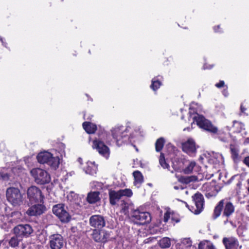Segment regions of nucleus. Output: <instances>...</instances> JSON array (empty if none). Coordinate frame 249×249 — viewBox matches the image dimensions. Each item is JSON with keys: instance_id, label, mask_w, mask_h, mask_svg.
<instances>
[{"instance_id": "obj_1", "label": "nucleus", "mask_w": 249, "mask_h": 249, "mask_svg": "<svg viewBox=\"0 0 249 249\" xmlns=\"http://www.w3.org/2000/svg\"><path fill=\"white\" fill-rule=\"evenodd\" d=\"M234 212L235 207L232 203L226 198L222 199L214 206L212 218L213 220H216L221 216L224 225H227L228 223L231 224L232 222L231 218Z\"/></svg>"}, {"instance_id": "obj_2", "label": "nucleus", "mask_w": 249, "mask_h": 249, "mask_svg": "<svg viewBox=\"0 0 249 249\" xmlns=\"http://www.w3.org/2000/svg\"><path fill=\"white\" fill-rule=\"evenodd\" d=\"M193 122H196V124L201 128L210 132L212 134H216L217 138L221 142H227L231 137L229 132L223 130H218V128L213 124L212 123L206 119L203 115L197 113L193 117Z\"/></svg>"}, {"instance_id": "obj_3", "label": "nucleus", "mask_w": 249, "mask_h": 249, "mask_svg": "<svg viewBox=\"0 0 249 249\" xmlns=\"http://www.w3.org/2000/svg\"><path fill=\"white\" fill-rule=\"evenodd\" d=\"M131 129L130 126L124 128L123 126H121L115 127L111 130L112 137L115 140L118 146H120L126 142H131V139L132 137L130 132Z\"/></svg>"}, {"instance_id": "obj_4", "label": "nucleus", "mask_w": 249, "mask_h": 249, "mask_svg": "<svg viewBox=\"0 0 249 249\" xmlns=\"http://www.w3.org/2000/svg\"><path fill=\"white\" fill-rule=\"evenodd\" d=\"M36 158L38 162L47 164L54 170L58 167L60 163L58 157H53L52 153L47 151L40 152Z\"/></svg>"}, {"instance_id": "obj_5", "label": "nucleus", "mask_w": 249, "mask_h": 249, "mask_svg": "<svg viewBox=\"0 0 249 249\" xmlns=\"http://www.w3.org/2000/svg\"><path fill=\"white\" fill-rule=\"evenodd\" d=\"M7 199L14 206H20L23 203V196L19 189L10 187L6 192Z\"/></svg>"}, {"instance_id": "obj_6", "label": "nucleus", "mask_w": 249, "mask_h": 249, "mask_svg": "<svg viewBox=\"0 0 249 249\" xmlns=\"http://www.w3.org/2000/svg\"><path fill=\"white\" fill-rule=\"evenodd\" d=\"M31 174L35 182L40 185L48 183L51 181L50 174L45 170L41 168H34L31 171Z\"/></svg>"}, {"instance_id": "obj_7", "label": "nucleus", "mask_w": 249, "mask_h": 249, "mask_svg": "<svg viewBox=\"0 0 249 249\" xmlns=\"http://www.w3.org/2000/svg\"><path fill=\"white\" fill-rule=\"evenodd\" d=\"M27 198L31 204L43 203L44 196L39 188L31 186L27 191Z\"/></svg>"}, {"instance_id": "obj_8", "label": "nucleus", "mask_w": 249, "mask_h": 249, "mask_svg": "<svg viewBox=\"0 0 249 249\" xmlns=\"http://www.w3.org/2000/svg\"><path fill=\"white\" fill-rule=\"evenodd\" d=\"M53 212L63 223H68L71 219V216L68 212V207L64 204L59 203L54 205Z\"/></svg>"}, {"instance_id": "obj_9", "label": "nucleus", "mask_w": 249, "mask_h": 249, "mask_svg": "<svg viewBox=\"0 0 249 249\" xmlns=\"http://www.w3.org/2000/svg\"><path fill=\"white\" fill-rule=\"evenodd\" d=\"M192 198L195 203L196 209L193 206H192L191 208L189 205L185 202H184V203L186 207L192 213L196 214H199L204 209V198L203 196L200 193L197 192L192 196Z\"/></svg>"}, {"instance_id": "obj_10", "label": "nucleus", "mask_w": 249, "mask_h": 249, "mask_svg": "<svg viewBox=\"0 0 249 249\" xmlns=\"http://www.w3.org/2000/svg\"><path fill=\"white\" fill-rule=\"evenodd\" d=\"M132 220L139 225H144L148 223L151 220V215L146 212H141L139 210H134L131 214Z\"/></svg>"}, {"instance_id": "obj_11", "label": "nucleus", "mask_w": 249, "mask_h": 249, "mask_svg": "<svg viewBox=\"0 0 249 249\" xmlns=\"http://www.w3.org/2000/svg\"><path fill=\"white\" fill-rule=\"evenodd\" d=\"M199 148L195 140L191 138L187 139L186 141L181 143L182 150L191 157H195L197 149Z\"/></svg>"}, {"instance_id": "obj_12", "label": "nucleus", "mask_w": 249, "mask_h": 249, "mask_svg": "<svg viewBox=\"0 0 249 249\" xmlns=\"http://www.w3.org/2000/svg\"><path fill=\"white\" fill-rule=\"evenodd\" d=\"M90 235L95 242L103 244L107 243L110 237L109 232L102 229H93Z\"/></svg>"}, {"instance_id": "obj_13", "label": "nucleus", "mask_w": 249, "mask_h": 249, "mask_svg": "<svg viewBox=\"0 0 249 249\" xmlns=\"http://www.w3.org/2000/svg\"><path fill=\"white\" fill-rule=\"evenodd\" d=\"M33 231L32 226L29 224H19L13 229L14 234L20 238L29 237Z\"/></svg>"}, {"instance_id": "obj_14", "label": "nucleus", "mask_w": 249, "mask_h": 249, "mask_svg": "<svg viewBox=\"0 0 249 249\" xmlns=\"http://www.w3.org/2000/svg\"><path fill=\"white\" fill-rule=\"evenodd\" d=\"M65 243V239L59 233H53L49 236V245L51 249H62Z\"/></svg>"}, {"instance_id": "obj_15", "label": "nucleus", "mask_w": 249, "mask_h": 249, "mask_svg": "<svg viewBox=\"0 0 249 249\" xmlns=\"http://www.w3.org/2000/svg\"><path fill=\"white\" fill-rule=\"evenodd\" d=\"M92 147L103 156H108L109 148L100 138H95L92 142Z\"/></svg>"}, {"instance_id": "obj_16", "label": "nucleus", "mask_w": 249, "mask_h": 249, "mask_svg": "<svg viewBox=\"0 0 249 249\" xmlns=\"http://www.w3.org/2000/svg\"><path fill=\"white\" fill-rule=\"evenodd\" d=\"M89 225L94 228V229H101L106 225V221L103 216L95 214L90 217L89 219Z\"/></svg>"}, {"instance_id": "obj_17", "label": "nucleus", "mask_w": 249, "mask_h": 249, "mask_svg": "<svg viewBox=\"0 0 249 249\" xmlns=\"http://www.w3.org/2000/svg\"><path fill=\"white\" fill-rule=\"evenodd\" d=\"M27 210L26 213L30 216L40 215L46 211V207L43 203H34Z\"/></svg>"}, {"instance_id": "obj_18", "label": "nucleus", "mask_w": 249, "mask_h": 249, "mask_svg": "<svg viewBox=\"0 0 249 249\" xmlns=\"http://www.w3.org/2000/svg\"><path fill=\"white\" fill-rule=\"evenodd\" d=\"M222 243L225 249H241L242 246L239 245L238 239L234 237H224Z\"/></svg>"}, {"instance_id": "obj_19", "label": "nucleus", "mask_w": 249, "mask_h": 249, "mask_svg": "<svg viewBox=\"0 0 249 249\" xmlns=\"http://www.w3.org/2000/svg\"><path fill=\"white\" fill-rule=\"evenodd\" d=\"M230 150L231 158L234 163H238L241 160V156L239 154L240 149L238 145L230 144Z\"/></svg>"}, {"instance_id": "obj_20", "label": "nucleus", "mask_w": 249, "mask_h": 249, "mask_svg": "<svg viewBox=\"0 0 249 249\" xmlns=\"http://www.w3.org/2000/svg\"><path fill=\"white\" fill-rule=\"evenodd\" d=\"M100 195L99 191H90L87 195L86 200L89 204H95L100 201Z\"/></svg>"}, {"instance_id": "obj_21", "label": "nucleus", "mask_w": 249, "mask_h": 249, "mask_svg": "<svg viewBox=\"0 0 249 249\" xmlns=\"http://www.w3.org/2000/svg\"><path fill=\"white\" fill-rule=\"evenodd\" d=\"M108 195L109 203L112 206L115 205L117 202L121 198L119 191L109 190Z\"/></svg>"}, {"instance_id": "obj_22", "label": "nucleus", "mask_w": 249, "mask_h": 249, "mask_svg": "<svg viewBox=\"0 0 249 249\" xmlns=\"http://www.w3.org/2000/svg\"><path fill=\"white\" fill-rule=\"evenodd\" d=\"M82 126L85 131L89 134L95 133L97 129L96 124L90 122H84L82 124Z\"/></svg>"}, {"instance_id": "obj_23", "label": "nucleus", "mask_w": 249, "mask_h": 249, "mask_svg": "<svg viewBox=\"0 0 249 249\" xmlns=\"http://www.w3.org/2000/svg\"><path fill=\"white\" fill-rule=\"evenodd\" d=\"M163 79V77L160 75L154 77L151 80V89L155 91H157L162 85Z\"/></svg>"}, {"instance_id": "obj_24", "label": "nucleus", "mask_w": 249, "mask_h": 249, "mask_svg": "<svg viewBox=\"0 0 249 249\" xmlns=\"http://www.w3.org/2000/svg\"><path fill=\"white\" fill-rule=\"evenodd\" d=\"M197 180L196 176H180L178 177V181L182 184H188L192 182H195Z\"/></svg>"}, {"instance_id": "obj_25", "label": "nucleus", "mask_w": 249, "mask_h": 249, "mask_svg": "<svg viewBox=\"0 0 249 249\" xmlns=\"http://www.w3.org/2000/svg\"><path fill=\"white\" fill-rule=\"evenodd\" d=\"M133 176L134 178V184L141 186L144 181V178L142 173L140 171L136 170L133 172Z\"/></svg>"}, {"instance_id": "obj_26", "label": "nucleus", "mask_w": 249, "mask_h": 249, "mask_svg": "<svg viewBox=\"0 0 249 249\" xmlns=\"http://www.w3.org/2000/svg\"><path fill=\"white\" fill-rule=\"evenodd\" d=\"M198 249H216V248L210 241L204 240L198 244Z\"/></svg>"}, {"instance_id": "obj_27", "label": "nucleus", "mask_w": 249, "mask_h": 249, "mask_svg": "<svg viewBox=\"0 0 249 249\" xmlns=\"http://www.w3.org/2000/svg\"><path fill=\"white\" fill-rule=\"evenodd\" d=\"M244 124L236 120L233 121V124L232 126V131L233 133H240L243 130L245 129Z\"/></svg>"}, {"instance_id": "obj_28", "label": "nucleus", "mask_w": 249, "mask_h": 249, "mask_svg": "<svg viewBox=\"0 0 249 249\" xmlns=\"http://www.w3.org/2000/svg\"><path fill=\"white\" fill-rule=\"evenodd\" d=\"M158 244L161 248H168L170 247L171 241L168 237H163L159 241Z\"/></svg>"}, {"instance_id": "obj_29", "label": "nucleus", "mask_w": 249, "mask_h": 249, "mask_svg": "<svg viewBox=\"0 0 249 249\" xmlns=\"http://www.w3.org/2000/svg\"><path fill=\"white\" fill-rule=\"evenodd\" d=\"M159 163L163 169H169V164L167 162L164 153L160 152L159 159Z\"/></svg>"}, {"instance_id": "obj_30", "label": "nucleus", "mask_w": 249, "mask_h": 249, "mask_svg": "<svg viewBox=\"0 0 249 249\" xmlns=\"http://www.w3.org/2000/svg\"><path fill=\"white\" fill-rule=\"evenodd\" d=\"M183 162L179 158H176L172 161V167L175 171L180 170L182 168Z\"/></svg>"}, {"instance_id": "obj_31", "label": "nucleus", "mask_w": 249, "mask_h": 249, "mask_svg": "<svg viewBox=\"0 0 249 249\" xmlns=\"http://www.w3.org/2000/svg\"><path fill=\"white\" fill-rule=\"evenodd\" d=\"M165 141L163 138L160 137L155 142V150L157 152H160L162 149Z\"/></svg>"}, {"instance_id": "obj_32", "label": "nucleus", "mask_w": 249, "mask_h": 249, "mask_svg": "<svg viewBox=\"0 0 249 249\" xmlns=\"http://www.w3.org/2000/svg\"><path fill=\"white\" fill-rule=\"evenodd\" d=\"M120 206L121 207V213L124 215H128L129 214V209L130 204L124 200H122Z\"/></svg>"}, {"instance_id": "obj_33", "label": "nucleus", "mask_w": 249, "mask_h": 249, "mask_svg": "<svg viewBox=\"0 0 249 249\" xmlns=\"http://www.w3.org/2000/svg\"><path fill=\"white\" fill-rule=\"evenodd\" d=\"M196 165V163L195 161H192L189 162L187 167L183 169L184 173L185 174H191L192 172Z\"/></svg>"}, {"instance_id": "obj_34", "label": "nucleus", "mask_w": 249, "mask_h": 249, "mask_svg": "<svg viewBox=\"0 0 249 249\" xmlns=\"http://www.w3.org/2000/svg\"><path fill=\"white\" fill-rule=\"evenodd\" d=\"M19 238L16 235L12 237L9 241V245L12 248L18 247L21 239H18Z\"/></svg>"}, {"instance_id": "obj_35", "label": "nucleus", "mask_w": 249, "mask_h": 249, "mask_svg": "<svg viewBox=\"0 0 249 249\" xmlns=\"http://www.w3.org/2000/svg\"><path fill=\"white\" fill-rule=\"evenodd\" d=\"M119 192L121 197L124 196L131 197L133 195V192L130 189H120L119 190Z\"/></svg>"}, {"instance_id": "obj_36", "label": "nucleus", "mask_w": 249, "mask_h": 249, "mask_svg": "<svg viewBox=\"0 0 249 249\" xmlns=\"http://www.w3.org/2000/svg\"><path fill=\"white\" fill-rule=\"evenodd\" d=\"M97 170V167L94 165L91 164V165H89L87 167L86 172L87 174L93 175L96 173Z\"/></svg>"}, {"instance_id": "obj_37", "label": "nucleus", "mask_w": 249, "mask_h": 249, "mask_svg": "<svg viewBox=\"0 0 249 249\" xmlns=\"http://www.w3.org/2000/svg\"><path fill=\"white\" fill-rule=\"evenodd\" d=\"M217 193L218 191L216 190V187L214 186L213 188V190L211 192H208V191L206 192L205 196L207 198H211L215 196Z\"/></svg>"}, {"instance_id": "obj_38", "label": "nucleus", "mask_w": 249, "mask_h": 249, "mask_svg": "<svg viewBox=\"0 0 249 249\" xmlns=\"http://www.w3.org/2000/svg\"><path fill=\"white\" fill-rule=\"evenodd\" d=\"M172 212H171L169 210H167L164 214L163 216V221L165 223H166L168 222L169 219L171 218L172 216Z\"/></svg>"}, {"instance_id": "obj_39", "label": "nucleus", "mask_w": 249, "mask_h": 249, "mask_svg": "<svg viewBox=\"0 0 249 249\" xmlns=\"http://www.w3.org/2000/svg\"><path fill=\"white\" fill-rule=\"evenodd\" d=\"M10 176L8 173L0 172V180L8 181L9 179Z\"/></svg>"}, {"instance_id": "obj_40", "label": "nucleus", "mask_w": 249, "mask_h": 249, "mask_svg": "<svg viewBox=\"0 0 249 249\" xmlns=\"http://www.w3.org/2000/svg\"><path fill=\"white\" fill-rule=\"evenodd\" d=\"M171 220L173 222L175 223H177L180 221L179 218L176 215V214L172 212V216H171Z\"/></svg>"}, {"instance_id": "obj_41", "label": "nucleus", "mask_w": 249, "mask_h": 249, "mask_svg": "<svg viewBox=\"0 0 249 249\" xmlns=\"http://www.w3.org/2000/svg\"><path fill=\"white\" fill-rule=\"evenodd\" d=\"M247 108L244 106L243 104H241L240 110V113H239V115L241 116L242 114H246L245 111L247 110Z\"/></svg>"}, {"instance_id": "obj_42", "label": "nucleus", "mask_w": 249, "mask_h": 249, "mask_svg": "<svg viewBox=\"0 0 249 249\" xmlns=\"http://www.w3.org/2000/svg\"><path fill=\"white\" fill-rule=\"evenodd\" d=\"M215 86L217 88H221L224 87V86H225V82L223 80H220V81H219V82L218 83H216L215 85Z\"/></svg>"}, {"instance_id": "obj_43", "label": "nucleus", "mask_w": 249, "mask_h": 249, "mask_svg": "<svg viewBox=\"0 0 249 249\" xmlns=\"http://www.w3.org/2000/svg\"><path fill=\"white\" fill-rule=\"evenodd\" d=\"M213 30L215 33H220L222 32L221 31V27L219 25L214 26Z\"/></svg>"}, {"instance_id": "obj_44", "label": "nucleus", "mask_w": 249, "mask_h": 249, "mask_svg": "<svg viewBox=\"0 0 249 249\" xmlns=\"http://www.w3.org/2000/svg\"><path fill=\"white\" fill-rule=\"evenodd\" d=\"M243 163L249 167V156L245 158L243 160Z\"/></svg>"}, {"instance_id": "obj_45", "label": "nucleus", "mask_w": 249, "mask_h": 249, "mask_svg": "<svg viewBox=\"0 0 249 249\" xmlns=\"http://www.w3.org/2000/svg\"><path fill=\"white\" fill-rule=\"evenodd\" d=\"M190 129V127H186V128H184L183 131H185L186 130H189Z\"/></svg>"}, {"instance_id": "obj_46", "label": "nucleus", "mask_w": 249, "mask_h": 249, "mask_svg": "<svg viewBox=\"0 0 249 249\" xmlns=\"http://www.w3.org/2000/svg\"><path fill=\"white\" fill-rule=\"evenodd\" d=\"M240 184H241V182H239V183H238L237 184V185H240Z\"/></svg>"}, {"instance_id": "obj_47", "label": "nucleus", "mask_w": 249, "mask_h": 249, "mask_svg": "<svg viewBox=\"0 0 249 249\" xmlns=\"http://www.w3.org/2000/svg\"><path fill=\"white\" fill-rule=\"evenodd\" d=\"M248 211L249 212V205L248 206Z\"/></svg>"}, {"instance_id": "obj_48", "label": "nucleus", "mask_w": 249, "mask_h": 249, "mask_svg": "<svg viewBox=\"0 0 249 249\" xmlns=\"http://www.w3.org/2000/svg\"><path fill=\"white\" fill-rule=\"evenodd\" d=\"M174 188H175V189H178V187H176V186H175V187H174Z\"/></svg>"}, {"instance_id": "obj_49", "label": "nucleus", "mask_w": 249, "mask_h": 249, "mask_svg": "<svg viewBox=\"0 0 249 249\" xmlns=\"http://www.w3.org/2000/svg\"><path fill=\"white\" fill-rule=\"evenodd\" d=\"M248 192H249V187L248 189Z\"/></svg>"}]
</instances>
